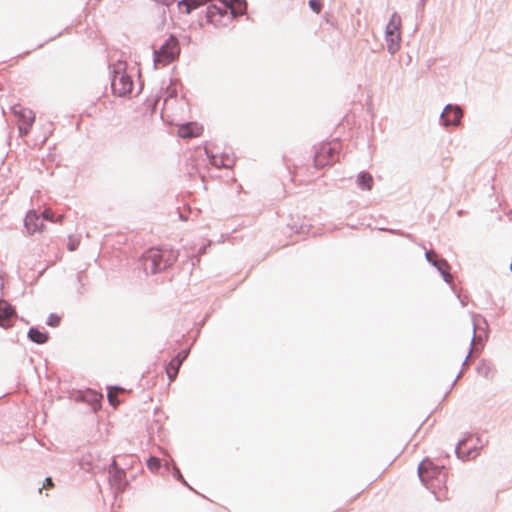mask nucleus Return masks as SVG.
I'll list each match as a JSON object with an SVG mask.
<instances>
[{
    "instance_id": "24",
    "label": "nucleus",
    "mask_w": 512,
    "mask_h": 512,
    "mask_svg": "<svg viewBox=\"0 0 512 512\" xmlns=\"http://www.w3.org/2000/svg\"><path fill=\"white\" fill-rule=\"evenodd\" d=\"M61 317L56 314H51L48 317L47 324L52 327H57L60 324Z\"/></svg>"
},
{
    "instance_id": "20",
    "label": "nucleus",
    "mask_w": 512,
    "mask_h": 512,
    "mask_svg": "<svg viewBox=\"0 0 512 512\" xmlns=\"http://www.w3.org/2000/svg\"><path fill=\"white\" fill-rule=\"evenodd\" d=\"M426 259L429 261L432 265L437 266L438 262L443 260L440 258L434 251H428L426 252Z\"/></svg>"
},
{
    "instance_id": "8",
    "label": "nucleus",
    "mask_w": 512,
    "mask_h": 512,
    "mask_svg": "<svg viewBox=\"0 0 512 512\" xmlns=\"http://www.w3.org/2000/svg\"><path fill=\"white\" fill-rule=\"evenodd\" d=\"M111 86L114 94L118 96H125L131 93L133 80L125 69H122V64H119L118 70L115 71Z\"/></svg>"
},
{
    "instance_id": "12",
    "label": "nucleus",
    "mask_w": 512,
    "mask_h": 512,
    "mask_svg": "<svg viewBox=\"0 0 512 512\" xmlns=\"http://www.w3.org/2000/svg\"><path fill=\"white\" fill-rule=\"evenodd\" d=\"M126 474L124 470L117 467L115 461L109 468V482L116 490H122L125 486Z\"/></svg>"
},
{
    "instance_id": "14",
    "label": "nucleus",
    "mask_w": 512,
    "mask_h": 512,
    "mask_svg": "<svg viewBox=\"0 0 512 512\" xmlns=\"http://www.w3.org/2000/svg\"><path fill=\"white\" fill-rule=\"evenodd\" d=\"M15 315L13 307L5 300H0V326L10 327V319Z\"/></svg>"
},
{
    "instance_id": "16",
    "label": "nucleus",
    "mask_w": 512,
    "mask_h": 512,
    "mask_svg": "<svg viewBox=\"0 0 512 512\" xmlns=\"http://www.w3.org/2000/svg\"><path fill=\"white\" fill-rule=\"evenodd\" d=\"M28 336L31 341L37 344H44L49 338L46 332L40 331L36 328H31L28 332Z\"/></svg>"
},
{
    "instance_id": "7",
    "label": "nucleus",
    "mask_w": 512,
    "mask_h": 512,
    "mask_svg": "<svg viewBox=\"0 0 512 512\" xmlns=\"http://www.w3.org/2000/svg\"><path fill=\"white\" fill-rule=\"evenodd\" d=\"M12 112L16 118L20 135H27L35 121V113L31 109L20 104L14 105L12 107Z\"/></svg>"
},
{
    "instance_id": "25",
    "label": "nucleus",
    "mask_w": 512,
    "mask_h": 512,
    "mask_svg": "<svg viewBox=\"0 0 512 512\" xmlns=\"http://www.w3.org/2000/svg\"><path fill=\"white\" fill-rule=\"evenodd\" d=\"M42 218L44 220H48V221H51V222H54V212L52 211V209L50 208H46L43 212H42Z\"/></svg>"
},
{
    "instance_id": "9",
    "label": "nucleus",
    "mask_w": 512,
    "mask_h": 512,
    "mask_svg": "<svg viewBox=\"0 0 512 512\" xmlns=\"http://www.w3.org/2000/svg\"><path fill=\"white\" fill-rule=\"evenodd\" d=\"M480 445L481 442L478 437L469 435L458 443L456 453L462 459H471L477 455L476 450L480 447Z\"/></svg>"
},
{
    "instance_id": "26",
    "label": "nucleus",
    "mask_w": 512,
    "mask_h": 512,
    "mask_svg": "<svg viewBox=\"0 0 512 512\" xmlns=\"http://www.w3.org/2000/svg\"><path fill=\"white\" fill-rule=\"evenodd\" d=\"M54 486L53 481L50 477L46 478L42 488H52Z\"/></svg>"
},
{
    "instance_id": "6",
    "label": "nucleus",
    "mask_w": 512,
    "mask_h": 512,
    "mask_svg": "<svg viewBox=\"0 0 512 512\" xmlns=\"http://www.w3.org/2000/svg\"><path fill=\"white\" fill-rule=\"evenodd\" d=\"M341 150V144L338 141H333L321 145L317 151L314 162L317 167L323 168L338 160V155Z\"/></svg>"
},
{
    "instance_id": "2",
    "label": "nucleus",
    "mask_w": 512,
    "mask_h": 512,
    "mask_svg": "<svg viewBox=\"0 0 512 512\" xmlns=\"http://www.w3.org/2000/svg\"><path fill=\"white\" fill-rule=\"evenodd\" d=\"M421 481L434 494L437 501L443 502L449 499L446 486L447 473L443 466L435 465L431 460L424 459L418 467Z\"/></svg>"
},
{
    "instance_id": "1",
    "label": "nucleus",
    "mask_w": 512,
    "mask_h": 512,
    "mask_svg": "<svg viewBox=\"0 0 512 512\" xmlns=\"http://www.w3.org/2000/svg\"><path fill=\"white\" fill-rule=\"evenodd\" d=\"M209 4L207 7V19L215 25L220 24V19L230 15L231 18L242 14L246 8L243 0H183L179 2V6H184L186 13L191 10Z\"/></svg>"
},
{
    "instance_id": "22",
    "label": "nucleus",
    "mask_w": 512,
    "mask_h": 512,
    "mask_svg": "<svg viewBox=\"0 0 512 512\" xmlns=\"http://www.w3.org/2000/svg\"><path fill=\"white\" fill-rule=\"evenodd\" d=\"M309 6L315 13L318 14L321 12L323 5L321 0H310Z\"/></svg>"
},
{
    "instance_id": "23",
    "label": "nucleus",
    "mask_w": 512,
    "mask_h": 512,
    "mask_svg": "<svg viewBox=\"0 0 512 512\" xmlns=\"http://www.w3.org/2000/svg\"><path fill=\"white\" fill-rule=\"evenodd\" d=\"M80 244V240L74 237H69L67 248L69 251H75Z\"/></svg>"
},
{
    "instance_id": "10",
    "label": "nucleus",
    "mask_w": 512,
    "mask_h": 512,
    "mask_svg": "<svg viewBox=\"0 0 512 512\" xmlns=\"http://www.w3.org/2000/svg\"><path fill=\"white\" fill-rule=\"evenodd\" d=\"M24 225L30 235L37 232H43L45 229L44 223L41 221L40 216L35 210H30L26 214Z\"/></svg>"
},
{
    "instance_id": "30",
    "label": "nucleus",
    "mask_w": 512,
    "mask_h": 512,
    "mask_svg": "<svg viewBox=\"0 0 512 512\" xmlns=\"http://www.w3.org/2000/svg\"><path fill=\"white\" fill-rule=\"evenodd\" d=\"M213 164L216 165L217 167H220L222 165L220 164V161H217L215 157L213 158Z\"/></svg>"
},
{
    "instance_id": "27",
    "label": "nucleus",
    "mask_w": 512,
    "mask_h": 512,
    "mask_svg": "<svg viewBox=\"0 0 512 512\" xmlns=\"http://www.w3.org/2000/svg\"><path fill=\"white\" fill-rule=\"evenodd\" d=\"M64 217V214H61L54 220V222L61 224L64 220Z\"/></svg>"
},
{
    "instance_id": "5",
    "label": "nucleus",
    "mask_w": 512,
    "mask_h": 512,
    "mask_svg": "<svg viewBox=\"0 0 512 512\" xmlns=\"http://www.w3.org/2000/svg\"><path fill=\"white\" fill-rule=\"evenodd\" d=\"M180 53L178 40L174 36H170L161 47L155 51V64L166 66L175 60Z\"/></svg>"
},
{
    "instance_id": "29",
    "label": "nucleus",
    "mask_w": 512,
    "mask_h": 512,
    "mask_svg": "<svg viewBox=\"0 0 512 512\" xmlns=\"http://www.w3.org/2000/svg\"><path fill=\"white\" fill-rule=\"evenodd\" d=\"M213 164L216 165L217 167H220L222 165L220 164V161H217L215 157L213 158Z\"/></svg>"
},
{
    "instance_id": "17",
    "label": "nucleus",
    "mask_w": 512,
    "mask_h": 512,
    "mask_svg": "<svg viewBox=\"0 0 512 512\" xmlns=\"http://www.w3.org/2000/svg\"><path fill=\"white\" fill-rule=\"evenodd\" d=\"M437 264L438 265L435 267L442 274L444 280L447 283H452L453 277L450 274V265L448 264V262L445 259H443V260L439 261Z\"/></svg>"
},
{
    "instance_id": "13",
    "label": "nucleus",
    "mask_w": 512,
    "mask_h": 512,
    "mask_svg": "<svg viewBox=\"0 0 512 512\" xmlns=\"http://www.w3.org/2000/svg\"><path fill=\"white\" fill-rule=\"evenodd\" d=\"M203 133V127L195 122L187 123L179 127L178 136L184 139L196 138Z\"/></svg>"
},
{
    "instance_id": "15",
    "label": "nucleus",
    "mask_w": 512,
    "mask_h": 512,
    "mask_svg": "<svg viewBox=\"0 0 512 512\" xmlns=\"http://www.w3.org/2000/svg\"><path fill=\"white\" fill-rule=\"evenodd\" d=\"M186 358V354H183V353H179L176 357H174L168 364L167 368H166V373L168 375V378L173 381L177 374H178V371H179V368L182 364V362L184 361V359Z\"/></svg>"
},
{
    "instance_id": "32",
    "label": "nucleus",
    "mask_w": 512,
    "mask_h": 512,
    "mask_svg": "<svg viewBox=\"0 0 512 512\" xmlns=\"http://www.w3.org/2000/svg\"><path fill=\"white\" fill-rule=\"evenodd\" d=\"M510 268H511V271H512V262H511Z\"/></svg>"
},
{
    "instance_id": "11",
    "label": "nucleus",
    "mask_w": 512,
    "mask_h": 512,
    "mask_svg": "<svg viewBox=\"0 0 512 512\" xmlns=\"http://www.w3.org/2000/svg\"><path fill=\"white\" fill-rule=\"evenodd\" d=\"M462 118V110L457 106L448 105L445 107L441 119L445 126H456L460 123Z\"/></svg>"
},
{
    "instance_id": "18",
    "label": "nucleus",
    "mask_w": 512,
    "mask_h": 512,
    "mask_svg": "<svg viewBox=\"0 0 512 512\" xmlns=\"http://www.w3.org/2000/svg\"><path fill=\"white\" fill-rule=\"evenodd\" d=\"M359 186L364 190H371L373 187V178L367 173L363 172L358 176Z\"/></svg>"
},
{
    "instance_id": "31",
    "label": "nucleus",
    "mask_w": 512,
    "mask_h": 512,
    "mask_svg": "<svg viewBox=\"0 0 512 512\" xmlns=\"http://www.w3.org/2000/svg\"><path fill=\"white\" fill-rule=\"evenodd\" d=\"M94 114H96L95 110L93 112L88 113V116H93Z\"/></svg>"
},
{
    "instance_id": "19",
    "label": "nucleus",
    "mask_w": 512,
    "mask_h": 512,
    "mask_svg": "<svg viewBox=\"0 0 512 512\" xmlns=\"http://www.w3.org/2000/svg\"><path fill=\"white\" fill-rule=\"evenodd\" d=\"M124 390L119 387H111L108 391V400L111 405L117 407L119 405V400L117 399L118 394L122 393Z\"/></svg>"
},
{
    "instance_id": "28",
    "label": "nucleus",
    "mask_w": 512,
    "mask_h": 512,
    "mask_svg": "<svg viewBox=\"0 0 512 512\" xmlns=\"http://www.w3.org/2000/svg\"><path fill=\"white\" fill-rule=\"evenodd\" d=\"M176 474H177V478H178V479H180L182 482H184V483H185V480L183 479V477H182V475H181V473H180V471H179V470H177V471H176Z\"/></svg>"
},
{
    "instance_id": "3",
    "label": "nucleus",
    "mask_w": 512,
    "mask_h": 512,
    "mask_svg": "<svg viewBox=\"0 0 512 512\" xmlns=\"http://www.w3.org/2000/svg\"><path fill=\"white\" fill-rule=\"evenodd\" d=\"M177 259L173 250L150 248L142 256L143 267L146 272L156 274L171 266Z\"/></svg>"
},
{
    "instance_id": "21",
    "label": "nucleus",
    "mask_w": 512,
    "mask_h": 512,
    "mask_svg": "<svg viewBox=\"0 0 512 512\" xmlns=\"http://www.w3.org/2000/svg\"><path fill=\"white\" fill-rule=\"evenodd\" d=\"M147 466L151 471H157L161 466L160 460L156 457H150L147 460Z\"/></svg>"
},
{
    "instance_id": "4",
    "label": "nucleus",
    "mask_w": 512,
    "mask_h": 512,
    "mask_svg": "<svg viewBox=\"0 0 512 512\" xmlns=\"http://www.w3.org/2000/svg\"><path fill=\"white\" fill-rule=\"evenodd\" d=\"M401 26V17L397 13H393L385 30V40L390 53H395L400 48Z\"/></svg>"
}]
</instances>
